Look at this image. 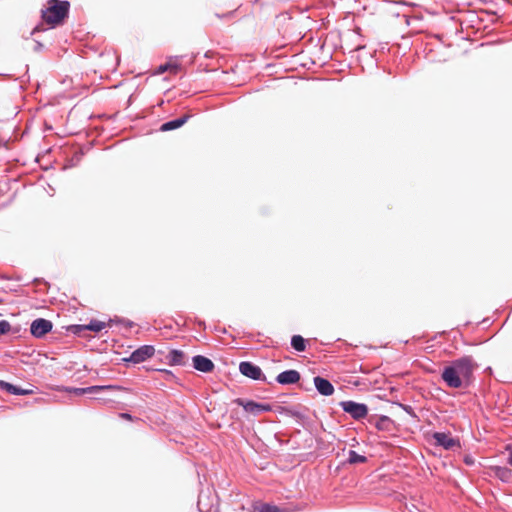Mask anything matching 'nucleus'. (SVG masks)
<instances>
[{
    "label": "nucleus",
    "mask_w": 512,
    "mask_h": 512,
    "mask_svg": "<svg viewBox=\"0 0 512 512\" xmlns=\"http://www.w3.org/2000/svg\"><path fill=\"white\" fill-rule=\"evenodd\" d=\"M106 327V323L99 320H91L88 325H77L74 326L73 330L75 333H80L83 330H91L93 332H100Z\"/></svg>",
    "instance_id": "ddd939ff"
},
{
    "label": "nucleus",
    "mask_w": 512,
    "mask_h": 512,
    "mask_svg": "<svg viewBox=\"0 0 512 512\" xmlns=\"http://www.w3.org/2000/svg\"><path fill=\"white\" fill-rule=\"evenodd\" d=\"M255 510H257L258 512H281L279 507L266 503H261L255 506Z\"/></svg>",
    "instance_id": "412c9836"
},
{
    "label": "nucleus",
    "mask_w": 512,
    "mask_h": 512,
    "mask_svg": "<svg viewBox=\"0 0 512 512\" xmlns=\"http://www.w3.org/2000/svg\"><path fill=\"white\" fill-rule=\"evenodd\" d=\"M180 69V66L175 63H166L162 64L157 68V74H162L166 71H169L172 74H177Z\"/></svg>",
    "instance_id": "a211bd4d"
},
{
    "label": "nucleus",
    "mask_w": 512,
    "mask_h": 512,
    "mask_svg": "<svg viewBox=\"0 0 512 512\" xmlns=\"http://www.w3.org/2000/svg\"><path fill=\"white\" fill-rule=\"evenodd\" d=\"M276 380L283 385L295 384L300 380V373L296 370H286L278 374Z\"/></svg>",
    "instance_id": "f8f14e48"
},
{
    "label": "nucleus",
    "mask_w": 512,
    "mask_h": 512,
    "mask_svg": "<svg viewBox=\"0 0 512 512\" xmlns=\"http://www.w3.org/2000/svg\"><path fill=\"white\" fill-rule=\"evenodd\" d=\"M234 403H236L239 406H242L247 413H250L254 416H257L263 412L271 411L272 409L269 404L257 403L254 401H246L241 398L235 399Z\"/></svg>",
    "instance_id": "7ed1b4c3"
},
{
    "label": "nucleus",
    "mask_w": 512,
    "mask_h": 512,
    "mask_svg": "<svg viewBox=\"0 0 512 512\" xmlns=\"http://www.w3.org/2000/svg\"><path fill=\"white\" fill-rule=\"evenodd\" d=\"M120 417H121L122 419L132 420V416H131L130 414H128V413H121V414H120Z\"/></svg>",
    "instance_id": "393cba45"
},
{
    "label": "nucleus",
    "mask_w": 512,
    "mask_h": 512,
    "mask_svg": "<svg viewBox=\"0 0 512 512\" xmlns=\"http://www.w3.org/2000/svg\"><path fill=\"white\" fill-rule=\"evenodd\" d=\"M494 475L499 478L503 482H511L512 481V470L507 467L502 466H493L491 467Z\"/></svg>",
    "instance_id": "dca6fc26"
},
{
    "label": "nucleus",
    "mask_w": 512,
    "mask_h": 512,
    "mask_svg": "<svg viewBox=\"0 0 512 512\" xmlns=\"http://www.w3.org/2000/svg\"><path fill=\"white\" fill-rule=\"evenodd\" d=\"M466 463L471 464L472 461H470V459H466Z\"/></svg>",
    "instance_id": "bb28decb"
},
{
    "label": "nucleus",
    "mask_w": 512,
    "mask_h": 512,
    "mask_svg": "<svg viewBox=\"0 0 512 512\" xmlns=\"http://www.w3.org/2000/svg\"><path fill=\"white\" fill-rule=\"evenodd\" d=\"M476 368L477 363L474 359L471 356H464L446 366L441 377L450 388L467 387L472 381L473 372Z\"/></svg>",
    "instance_id": "f257e3e1"
},
{
    "label": "nucleus",
    "mask_w": 512,
    "mask_h": 512,
    "mask_svg": "<svg viewBox=\"0 0 512 512\" xmlns=\"http://www.w3.org/2000/svg\"><path fill=\"white\" fill-rule=\"evenodd\" d=\"M0 389L6 391L9 394H13V395H28V394L33 393L32 390L19 388L13 384H10V383L2 381V380H0Z\"/></svg>",
    "instance_id": "4468645a"
},
{
    "label": "nucleus",
    "mask_w": 512,
    "mask_h": 512,
    "mask_svg": "<svg viewBox=\"0 0 512 512\" xmlns=\"http://www.w3.org/2000/svg\"><path fill=\"white\" fill-rule=\"evenodd\" d=\"M342 409L349 413L354 419H362L368 414V408L365 404L353 401H343L340 403Z\"/></svg>",
    "instance_id": "20e7f679"
},
{
    "label": "nucleus",
    "mask_w": 512,
    "mask_h": 512,
    "mask_svg": "<svg viewBox=\"0 0 512 512\" xmlns=\"http://www.w3.org/2000/svg\"><path fill=\"white\" fill-rule=\"evenodd\" d=\"M314 385L317 391L323 396H330L334 393L333 385L325 378L320 376L314 377Z\"/></svg>",
    "instance_id": "9b49d317"
},
{
    "label": "nucleus",
    "mask_w": 512,
    "mask_h": 512,
    "mask_svg": "<svg viewBox=\"0 0 512 512\" xmlns=\"http://www.w3.org/2000/svg\"><path fill=\"white\" fill-rule=\"evenodd\" d=\"M189 117H190L189 115L185 114V115H183L182 117H180L178 119L168 121V122H166V123L161 125L160 130L163 131V132H166V131H170V130H174V129L180 128L181 126H183L187 122Z\"/></svg>",
    "instance_id": "2eb2a0df"
},
{
    "label": "nucleus",
    "mask_w": 512,
    "mask_h": 512,
    "mask_svg": "<svg viewBox=\"0 0 512 512\" xmlns=\"http://www.w3.org/2000/svg\"><path fill=\"white\" fill-rule=\"evenodd\" d=\"M291 345L292 347L298 351V352H302L305 350L306 348V345H305V340L302 336L300 335H294L291 339Z\"/></svg>",
    "instance_id": "6ab92c4d"
},
{
    "label": "nucleus",
    "mask_w": 512,
    "mask_h": 512,
    "mask_svg": "<svg viewBox=\"0 0 512 512\" xmlns=\"http://www.w3.org/2000/svg\"><path fill=\"white\" fill-rule=\"evenodd\" d=\"M437 445L444 447L446 450H454L460 448L459 441L454 439L449 434L436 432L433 435Z\"/></svg>",
    "instance_id": "423d86ee"
},
{
    "label": "nucleus",
    "mask_w": 512,
    "mask_h": 512,
    "mask_svg": "<svg viewBox=\"0 0 512 512\" xmlns=\"http://www.w3.org/2000/svg\"><path fill=\"white\" fill-rule=\"evenodd\" d=\"M70 3L64 0H48L41 10L43 22L51 28L62 25L68 17Z\"/></svg>",
    "instance_id": "f03ea898"
},
{
    "label": "nucleus",
    "mask_w": 512,
    "mask_h": 512,
    "mask_svg": "<svg viewBox=\"0 0 512 512\" xmlns=\"http://www.w3.org/2000/svg\"><path fill=\"white\" fill-rule=\"evenodd\" d=\"M192 362L196 370L204 373L212 372L215 367L209 358L201 355L194 356Z\"/></svg>",
    "instance_id": "9d476101"
},
{
    "label": "nucleus",
    "mask_w": 512,
    "mask_h": 512,
    "mask_svg": "<svg viewBox=\"0 0 512 512\" xmlns=\"http://www.w3.org/2000/svg\"><path fill=\"white\" fill-rule=\"evenodd\" d=\"M366 460L367 459L365 456L358 454L356 451H354V450L349 451L348 462L350 464L364 463V462H366Z\"/></svg>",
    "instance_id": "aec40b11"
},
{
    "label": "nucleus",
    "mask_w": 512,
    "mask_h": 512,
    "mask_svg": "<svg viewBox=\"0 0 512 512\" xmlns=\"http://www.w3.org/2000/svg\"><path fill=\"white\" fill-rule=\"evenodd\" d=\"M239 370L244 376L253 380H259L262 378L261 368L251 362H241L239 365Z\"/></svg>",
    "instance_id": "6e6552de"
},
{
    "label": "nucleus",
    "mask_w": 512,
    "mask_h": 512,
    "mask_svg": "<svg viewBox=\"0 0 512 512\" xmlns=\"http://www.w3.org/2000/svg\"><path fill=\"white\" fill-rule=\"evenodd\" d=\"M155 349L153 346L144 345L135 350L130 357L129 361L133 363H141L154 355Z\"/></svg>",
    "instance_id": "0eeeda50"
},
{
    "label": "nucleus",
    "mask_w": 512,
    "mask_h": 512,
    "mask_svg": "<svg viewBox=\"0 0 512 512\" xmlns=\"http://www.w3.org/2000/svg\"><path fill=\"white\" fill-rule=\"evenodd\" d=\"M507 450L509 451L508 463H509L510 465H512V445H509V446L507 447Z\"/></svg>",
    "instance_id": "b1692460"
},
{
    "label": "nucleus",
    "mask_w": 512,
    "mask_h": 512,
    "mask_svg": "<svg viewBox=\"0 0 512 512\" xmlns=\"http://www.w3.org/2000/svg\"><path fill=\"white\" fill-rule=\"evenodd\" d=\"M104 390H112V391H120L123 390L121 386L116 385H105V386H90L86 388H73L70 389V392L75 393L76 395H83V394H93Z\"/></svg>",
    "instance_id": "1a4fd4ad"
},
{
    "label": "nucleus",
    "mask_w": 512,
    "mask_h": 512,
    "mask_svg": "<svg viewBox=\"0 0 512 512\" xmlns=\"http://www.w3.org/2000/svg\"><path fill=\"white\" fill-rule=\"evenodd\" d=\"M10 330H11L10 323L6 320H1L0 321V335L7 334L10 332Z\"/></svg>",
    "instance_id": "4be33fe9"
},
{
    "label": "nucleus",
    "mask_w": 512,
    "mask_h": 512,
    "mask_svg": "<svg viewBox=\"0 0 512 512\" xmlns=\"http://www.w3.org/2000/svg\"><path fill=\"white\" fill-rule=\"evenodd\" d=\"M161 375L164 376L165 379H172L174 376L170 371L162 370Z\"/></svg>",
    "instance_id": "5701e85b"
},
{
    "label": "nucleus",
    "mask_w": 512,
    "mask_h": 512,
    "mask_svg": "<svg viewBox=\"0 0 512 512\" xmlns=\"http://www.w3.org/2000/svg\"><path fill=\"white\" fill-rule=\"evenodd\" d=\"M232 14H233V12H229V13H227L225 16H226V17H230V16H232Z\"/></svg>",
    "instance_id": "a878e982"
},
{
    "label": "nucleus",
    "mask_w": 512,
    "mask_h": 512,
    "mask_svg": "<svg viewBox=\"0 0 512 512\" xmlns=\"http://www.w3.org/2000/svg\"><path fill=\"white\" fill-rule=\"evenodd\" d=\"M184 357V353L180 350H171L167 356L170 364L172 365H183Z\"/></svg>",
    "instance_id": "f3484780"
},
{
    "label": "nucleus",
    "mask_w": 512,
    "mask_h": 512,
    "mask_svg": "<svg viewBox=\"0 0 512 512\" xmlns=\"http://www.w3.org/2000/svg\"><path fill=\"white\" fill-rule=\"evenodd\" d=\"M52 327L53 325L51 321L44 318H38L31 323L30 331L33 336L40 338L50 332Z\"/></svg>",
    "instance_id": "39448f33"
}]
</instances>
